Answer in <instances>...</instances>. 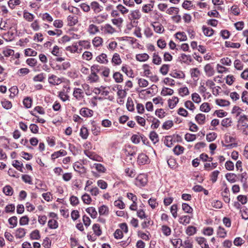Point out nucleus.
<instances>
[{"label": "nucleus", "mask_w": 248, "mask_h": 248, "mask_svg": "<svg viewBox=\"0 0 248 248\" xmlns=\"http://www.w3.org/2000/svg\"><path fill=\"white\" fill-rule=\"evenodd\" d=\"M147 183V177L144 174H140L136 178L135 184L138 187L144 186Z\"/></svg>", "instance_id": "1"}, {"label": "nucleus", "mask_w": 248, "mask_h": 248, "mask_svg": "<svg viewBox=\"0 0 248 248\" xmlns=\"http://www.w3.org/2000/svg\"><path fill=\"white\" fill-rule=\"evenodd\" d=\"M136 147L130 145H126L123 151L126 156H135L136 155Z\"/></svg>", "instance_id": "2"}, {"label": "nucleus", "mask_w": 248, "mask_h": 248, "mask_svg": "<svg viewBox=\"0 0 248 248\" xmlns=\"http://www.w3.org/2000/svg\"><path fill=\"white\" fill-rule=\"evenodd\" d=\"M137 162L139 165H143L149 163L150 160L146 154L141 153L138 155Z\"/></svg>", "instance_id": "3"}, {"label": "nucleus", "mask_w": 248, "mask_h": 248, "mask_svg": "<svg viewBox=\"0 0 248 248\" xmlns=\"http://www.w3.org/2000/svg\"><path fill=\"white\" fill-rule=\"evenodd\" d=\"M108 18V15L106 13H103L102 14L93 17L94 20L93 21L94 23L97 24H101L104 21L106 20Z\"/></svg>", "instance_id": "4"}, {"label": "nucleus", "mask_w": 248, "mask_h": 248, "mask_svg": "<svg viewBox=\"0 0 248 248\" xmlns=\"http://www.w3.org/2000/svg\"><path fill=\"white\" fill-rule=\"evenodd\" d=\"M91 7L95 14L100 13L103 9V6L100 5L98 2L95 1H93L91 3Z\"/></svg>", "instance_id": "5"}, {"label": "nucleus", "mask_w": 248, "mask_h": 248, "mask_svg": "<svg viewBox=\"0 0 248 248\" xmlns=\"http://www.w3.org/2000/svg\"><path fill=\"white\" fill-rule=\"evenodd\" d=\"M48 81L49 83L53 85H59L62 82V78L54 75H52L48 77Z\"/></svg>", "instance_id": "6"}, {"label": "nucleus", "mask_w": 248, "mask_h": 248, "mask_svg": "<svg viewBox=\"0 0 248 248\" xmlns=\"http://www.w3.org/2000/svg\"><path fill=\"white\" fill-rule=\"evenodd\" d=\"M223 185L225 186V188H224V191L221 193V195L223 197L224 201L226 203H229L230 201V198L229 197L230 191L225 183L223 184Z\"/></svg>", "instance_id": "7"}, {"label": "nucleus", "mask_w": 248, "mask_h": 248, "mask_svg": "<svg viewBox=\"0 0 248 248\" xmlns=\"http://www.w3.org/2000/svg\"><path fill=\"white\" fill-rule=\"evenodd\" d=\"M93 111L87 108H83L80 110V114L83 117H89L93 115Z\"/></svg>", "instance_id": "8"}, {"label": "nucleus", "mask_w": 248, "mask_h": 248, "mask_svg": "<svg viewBox=\"0 0 248 248\" xmlns=\"http://www.w3.org/2000/svg\"><path fill=\"white\" fill-rule=\"evenodd\" d=\"M96 61L102 64H107L108 61L107 59V55L105 53H101L99 56L96 57Z\"/></svg>", "instance_id": "9"}, {"label": "nucleus", "mask_w": 248, "mask_h": 248, "mask_svg": "<svg viewBox=\"0 0 248 248\" xmlns=\"http://www.w3.org/2000/svg\"><path fill=\"white\" fill-rule=\"evenodd\" d=\"M170 75L174 78H185V73L182 71H177L176 70H175L173 72H171Z\"/></svg>", "instance_id": "10"}, {"label": "nucleus", "mask_w": 248, "mask_h": 248, "mask_svg": "<svg viewBox=\"0 0 248 248\" xmlns=\"http://www.w3.org/2000/svg\"><path fill=\"white\" fill-rule=\"evenodd\" d=\"M196 121L199 124H203L205 123V115L202 113H199L197 114L195 117Z\"/></svg>", "instance_id": "11"}, {"label": "nucleus", "mask_w": 248, "mask_h": 248, "mask_svg": "<svg viewBox=\"0 0 248 248\" xmlns=\"http://www.w3.org/2000/svg\"><path fill=\"white\" fill-rule=\"evenodd\" d=\"M152 25L154 28V31L156 33H161L164 31L163 26L158 22H155L152 24Z\"/></svg>", "instance_id": "12"}, {"label": "nucleus", "mask_w": 248, "mask_h": 248, "mask_svg": "<svg viewBox=\"0 0 248 248\" xmlns=\"http://www.w3.org/2000/svg\"><path fill=\"white\" fill-rule=\"evenodd\" d=\"M26 234V230L24 228H19L16 229L15 233V236L16 238H22L24 237Z\"/></svg>", "instance_id": "13"}, {"label": "nucleus", "mask_w": 248, "mask_h": 248, "mask_svg": "<svg viewBox=\"0 0 248 248\" xmlns=\"http://www.w3.org/2000/svg\"><path fill=\"white\" fill-rule=\"evenodd\" d=\"M246 121H248V118L245 114L241 115L238 121V123L242 124L241 126L243 127V131L245 129L248 128V124L245 122Z\"/></svg>", "instance_id": "14"}, {"label": "nucleus", "mask_w": 248, "mask_h": 248, "mask_svg": "<svg viewBox=\"0 0 248 248\" xmlns=\"http://www.w3.org/2000/svg\"><path fill=\"white\" fill-rule=\"evenodd\" d=\"M67 155V152L64 150H61L59 151L55 152L51 155V159L55 160L60 156H65Z\"/></svg>", "instance_id": "15"}, {"label": "nucleus", "mask_w": 248, "mask_h": 248, "mask_svg": "<svg viewBox=\"0 0 248 248\" xmlns=\"http://www.w3.org/2000/svg\"><path fill=\"white\" fill-rule=\"evenodd\" d=\"M83 92L79 88H75L73 92V96L78 100H81L83 96Z\"/></svg>", "instance_id": "16"}, {"label": "nucleus", "mask_w": 248, "mask_h": 248, "mask_svg": "<svg viewBox=\"0 0 248 248\" xmlns=\"http://www.w3.org/2000/svg\"><path fill=\"white\" fill-rule=\"evenodd\" d=\"M204 71L208 77H211L214 74V70L210 64H207L204 66Z\"/></svg>", "instance_id": "17"}, {"label": "nucleus", "mask_w": 248, "mask_h": 248, "mask_svg": "<svg viewBox=\"0 0 248 248\" xmlns=\"http://www.w3.org/2000/svg\"><path fill=\"white\" fill-rule=\"evenodd\" d=\"M103 39L99 36L95 37L92 40V43L95 47H98L102 45Z\"/></svg>", "instance_id": "18"}, {"label": "nucleus", "mask_w": 248, "mask_h": 248, "mask_svg": "<svg viewBox=\"0 0 248 248\" xmlns=\"http://www.w3.org/2000/svg\"><path fill=\"white\" fill-rule=\"evenodd\" d=\"M98 212L100 216H107L109 214L108 207L105 205H103L101 206L100 207H99Z\"/></svg>", "instance_id": "19"}, {"label": "nucleus", "mask_w": 248, "mask_h": 248, "mask_svg": "<svg viewBox=\"0 0 248 248\" xmlns=\"http://www.w3.org/2000/svg\"><path fill=\"white\" fill-rule=\"evenodd\" d=\"M149 138L154 144L158 142L159 141L158 135L155 131L150 132Z\"/></svg>", "instance_id": "20"}, {"label": "nucleus", "mask_w": 248, "mask_h": 248, "mask_svg": "<svg viewBox=\"0 0 248 248\" xmlns=\"http://www.w3.org/2000/svg\"><path fill=\"white\" fill-rule=\"evenodd\" d=\"M111 62L112 63H113L114 65H120L122 63V60L120 58V55L117 53H115L113 54Z\"/></svg>", "instance_id": "21"}, {"label": "nucleus", "mask_w": 248, "mask_h": 248, "mask_svg": "<svg viewBox=\"0 0 248 248\" xmlns=\"http://www.w3.org/2000/svg\"><path fill=\"white\" fill-rule=\"evenodd\" d=\"M202 29L204 34L206 36L210 37L214 34V31L211 28L206 27L205 26H203Z\"/></svg>", "instance_id": "22"}, {"label": "nucleus", "mask_w": 248, "mask_h": 248, "mask_svg": "<svg viewBox=\"0 0 248 248\" xmlns=\"http://www.w3.org/2000/svg\"><path fill=\"white\" fill-rule=\"evenodd\" d=\"M73 168L75 171L80 173H83L85 171V168L82 164L78 162H76L74 165Z\"/></svg>", "instance_id": "23"}, {"label": "nucleus", "mask_w": 248, "mask_h": 248, "mask_svg": "<svg viewBox=\"0 0 248 248\" xmlns=\"http://www.w3.org/2000/svg\"><path fill=\"white\" fill-rule=\"evenodd\" d=\"M191 78L194 80H198L200 75V70L197 68H192L190 70Z\"/></svg>", "instance_id": "24"}, {"label": "nucleus", "mask_w": 248, "mask_h": 248, "mask_svg": "<svg viewBox=\"0 0 248 248\" xmlns=\"http://www.w3.org/2000/svg\"><path fill=\"white\" fill-rule=\"evenodd\" d=\"M99 31L98 27L94 25V24H90L89 26L88 29V32L90 34H95L96 33L98 32Z\"/></svg>", "instance_id": "25"}, {"label": "nucleus", "mask_w": 248, "mask_h": 248, "mask_svg": "<svg viewBox=\"0 0 248 248\" xmlns=\"http://www.w3.org/2000/svg\"><path fill=\"white\" fill-rule=\"evenodd\" d=\"M225 177L228 181L231 183L236 181L237 175L233 173H227L225 175Z\"/></svg>", "instance_id": "26"}, {"label": "nucleus", "mask_w": 248, "mask_h": 248, "mask_svg": "<svg viewBox=\"0 0 248 248\" xmlns=\"http://www.w3.org/2000/svg\"><path fill=\"white\" fill-rule=\"evenodd\" d=\"M86 211L93 218H95L97 216V212L95 208L93 207H88L86 209Z\"/></svg>", "instance_id": "27"}, {"label": "nucleus", "mask_w": 248, "mask_h": 248, "mask_svg": "<svg viewBox=\"0 0 248 248\" xmlns=\"http://www.w3.org/2000/svg\"><path fill=\"white\" fill-rule=\"evenodd\" d=\"M113 78L116 83H121L123 81V76L120 72H114L113 75Z\"/></svg>", "instance_id": "28"}, {"label": "nucleus", "mask_w": 248, "mask_h": 248, "mask_svg": "<svg viewBox=\"0 0 248 248\" xmlns=\"http://www.w3.org/2000/svg\"><path fill=\"white\" fill-rule=\"evenodd\" d=\"M104 32L106 33L113 34L116 31L115 29L109 24H106L104 26Z\"/></svg>", "instance_id": "29"}, {"label": "nucleus", "mask_w": 248, "mask_h": 248, "mask_svg": "<svg viewBox=\"0 0 248 248\" xmlns=\"http://www.w3.org/2000/svg\"><path fill=\"white\" fill-rule=\"evenodd\" d=\"M30 239L31 240H39L41 238L40 232L38 230H35L31 232L30 235Z\"/></svg>", "instance_id": "30"}, {"label": "nucleus", "mask_w": 248, "mask_h": 248, "mask_svg": "<svg viewBox=\"0 0 248 248\" xmlns=\"http://www.w3.org/2000/svg\"><path fill=\"white\" fill-rule=\"evenodd\" d=\"M93 230L94 234L97 236H99L102 234V232L100 228V226L98 224H94L93 225Z\"/></svg>", "instance_id": "31"}, {"label": "nucleus", "mask_w": 248, "mask_h": 248, "mask_svg": "<svg viewBox=\"0 0 248 248\" xmlns=\"http://www.w3.org/2000/svg\"><path fill=\"white\" fill-rule=\"evenodd\" d=\"M12 165L20 172H24L23 169V165L21 162L17 160H14L13 162Z\"/></svg>", "instance_id": "32"}, {"label": "nucleus", "mask_w": 248, "mask_h": 248, "mask_svg": "<svg viewBox=\"0 0 248 248\" xmlns=\"http://www.w3.org/2000/svg\"><path fill=\"white\" fill-rule=\"evenodd\" d=\"M184 150L185 148L184 147L179 145H177L173 148V151L175 155H179L183 153Z\"/></svg>", "instance_id": "33"}, {"label": "nucleus", "mask_w": 248, "mask_h": 248, "mask_svg": "<svg viewBox=\"0 0 248 248\" xmlns=\"http://www.w3.org/2000/svg\"><path fill=\"white\" fill-rule=\"evenodd\" d=\"M8 223L11 225V228L16 227L17 225V218L16 216H13L8 219Z\"/></svg>", "instance_id": "34"}, {"label": "nucleus", "mask_w": 248, "mask_h": 248, "mask_svg": "<svg viewBox=\"0 0 248 248\" xmlns=\"http://www.w3.org/2000/svg\"><path fill=\"white\" fill-rule=\"evenodd\" d=\"M179 101V99L177 97H173L171 99H169L168 105L169 107L171 108H174Z\"/></svg>", "instance_id": "35"}, {"label": "nucleus", "mask_w": 248, "mask_h": 248, "mask_svg": "<svg viewBox=\"0 0 248 248\" xmlns=\"http://www.w3.org/2000/svg\"><path fill=\"white\" fill-rule=\"evenodd\" d=\"M136 60L140 62H145L147 61L149 58V55L146 53L139 54L136 55Z\"/></svg>", "instance_id": "36"}, {"label": "nucleus", "mask_w": 248, "mask_h": 248, "mask_svg": "<svg viewBox=\"0 0 248 248\" xmlns=\"http://www.w3.org/2000/svg\"><path fill=\"white\" fill-rule=\"evenodd\" d=\"M190 218L188 216H183L179 218V222L180 224L186 225L189 223Z\"/></svg>", "instance_id": "37"}, {"label": "nucleus", "mask_w": 248, "mask_h": 248, "mask_svg": "<svg viewBox=\"0 0 248 248\" xmlns=\"http://www.w3.org/2000/svg\"><path fill=\"white\" fill-rule=\"evenodd\" d=\"M3 193L7 196H11L13 194V189L9 185H7L3 188Z\"/></svg>", "instance_id": "38"}, {"label": "nucleus", "mask_w": 248, "mask_h": 248, "mask_svg": "<svg viewBox=\"0 0 248 248\" xmlns=\"http://www.w3.org/2000/svg\"><path fill=\"white\" fill-rule=\"evenodd\" d=\"M99 77L97 75V74L92 73L88 77V80L90 81L91 83L96 82L99 80Z\"/></svg>", "instance_id": "39"}, {"label": "nucleus", "mask_w": 248, "mask_h": 248, "mask_svg": "<svg viewBox=\"0 0 248 248\" xmlns=\"http://www.w3.org/2000/svg\"><path fill=\"white\" fill-rule=\"evenodd\" d=\"M23 17L27 21H28L29 22H31V21H33V20L34 19V16L33 14H32L27 11H24V13H23Z\"/></svg>", "instance_id": "40"}, {"label": "nucleus", "mask_w": 248, "mask_h": 248, "mask_svg": "<svg viewBox=\"0 0 248 248\" xmlns=\"http://www.w3.org/2000/svg\"><path fill=\"white\" fill-rule=\"evenodd\" d=\"M67 20L68 21V25L70 26H74L78 22V20L76 17L72 15H69L67 17Z\"/></svg>", "instance_id": "41"}, {"label": "nucleus", "mask_w": 248, "mask_h": 248, "mask_svg": "<svg viewBox=\"0 0 248 248\" xmlns=\"http://www.w3.org/2000/svg\"><path fill=\"white\" fill-rule=\"evenodd\" d=\"M200 109L201 111L204 112H208L210 111L211 108L208 103H202L200 107Z\"/></svg>", "instance_id": "42"}, {"label": "nucleus", "mask_w": 248, "mask_h": 248, "mask_svg": "<svg viewBox=\"0 0 248 248\" xmlns=\"http://www.w3.org/2000/svg\"><path fill=\"white\" fill-rule=\"evenodd\" d=\"M225 46L227 47L237 48L240 47L241 45L239 43H233L230 41H226L225 42Z\"/></svg>", "instance_id": "43"}, {"label": "nucleus", "mask_w": 248, "mask_h": 248, "mask_svg": "<svg viewBox=\"0 0 248 248\" xmlns=\"http://www.w3.org/2000/svg\"><path fill=\"white\" fill-rule=\"evenodd\" d=\"M88 130L85 127H82L80 130V136L83 139H87L88 137Z\"/></svg>", "instance_id": "44"}, {"label": "nucleus", "mask_w": 248, "mask_h": 248, "mask_svg": "<svg viewBox=\"0 0 248 248\" xmlns=\"http://www.w3.org/2000/svg\"><path fill=\"white\" fill-rule=\"evenodd\" d=\"M219 174V171L217 170H214L211 173L210 175V180L213 183H215L217 181Z\"/></svg>", "instance_id": "45"}, {"label": "nucleus", "mask_w": 248, "mask_h": 248, "mask_svg": "<svg viewBox=\"0 0 248 248\" xmlns=\"http://www.w3.org/2000/svg\"><path fill=\"white\" fill-rule=\"evenodd\" d=\"M180 61L184 63L191 62L192 61L190 55H187L185 54H182L180 57Z\"/></svg>", "instance_id": "46"}, {"label": "nucleus", "mask_w": 248, "mask_h": 248, "mask_svg": "<svg viewBox=\"0 0 248 248\" xmlns=\"http://www.w3.org/2000/svg\"><path fill=\"white\" fill-rule=\"evenodd\" d=\"M216 104L220 107H227L230 105V103L229 101L224 99H217Z\"/></svg>", "instance_id": "47"}, {"label": "nucleus", "mask_w": 248, "mask_h": 248, "mask_svg": "<svg viewBox=\"0 0 248 248\" xmlns=\"http://www.w3.org/2000/svg\"><path fill=\"white\" fill-rule=\"evenodd\" d=\"M127 109L130 111H132L134 110V104L132 99L131 97H128L126 102Z\"/></svg>", "instance_id": "48"}, {"label": "nucleus", "mask_w": 248, "mask_h": 248, "mask_svg": "<svg viewBox=\"0 0 248 248\" xmlns=\"http://www.w3.org/2000/svg\"><path fill=\"white\" fill-rule=\"evenodd\" d=\"M85 154L89 158H90V159H91L93 160H95V161H100V160H99V158H100L101 157L99 156H98L95 154H94L93 153H92L90 152H85Z\"/></svg>", "instance_id": "49"}, {"label": "nucleus", "mask_w": 248, "mask_h": 248, "mask_svg": "<svg viewBox=\"0 0 248 248\" xmlns=\"http://www.w3.org/2000/svg\"><path fill=\"white\" fill-rule=\"evenodd\" d=\"M48 226L51 229H55L58 227V222L54 219H50L48 222Z\"/></svg>", "instance_id": "50"}, {"label": "nucleus", "mask_w": 248, "mask_h": 248, "mask_svg": "<svg viewBox=\"0 0 248 248\" xmlns=\"http://www.w3.org/2000/svg\"><path fill=\"white\" fill-rule=\"evenodd\" d=\"M217 234L221 238H225L227 235V232L225 229L221 226H219L217 231Z\"/></svg>", "instance_id": "51"}, {"label": "nucleus", "mask_w": 248, "mask_h": 248, "mask_svg": "<svg viewBox=\"0 0 248 248\" xmlns=\"http://www.w3.org/2000/svg\"><path fill=\"white\" fill-rule=\"evenodd\" d=\"M78 43L80 46H81L85 49H89L91 46L90 42L88 40H80Z\"/></svg>", "instance_id": "52"}, {"label": "nucleus", "mask_w": 248, "mask_h": 248, "mask_svg": "<svg viewBox=\"0 0 248 248\" xmlns=\"http://www.w3.org/2000/svg\"><path fill=\"white\" fill-rule=\"evenodd\" d=\"M232 121L230 118H226L223 119L221 123V125L225 127H228L231 126Z\"/></svg>", "instance_id": "53"}, {"label": "nucleus", "mask_w": 248, "mask_h": 248, "mask_svg": "<svg viewBox=\"0 0 248 248\" xmlns=\"http://www.w3.org/2000/svg\"><path fill=\"white\" fill-rule=\"evenodd\" d=\"M185 139L187 142H191L196 139V135L195 134L187 133L185 135Z\"/></svg>", "instance_id": "54"}, {"label": "nucleus", "mask_w": 248, "mask_h": 248, "mask_svg": "<svg viewBox=\"0 0 248 248\" xmlns=\"http://www.w3.org/2000/svg\"><path fill=\"white\" fill-rule=\"evenodd\" d=\"M197 231V229L195 227L193 226H188L186 230V233L189 235H192L196 233Z\"/></svg>", "instance_id": "55"}, {"label": "nucleus", "mask_w": 248, "mask_h": 248, "mask_svg": "<svg viewBox=\"0 0 248 248\" xmlns=\"http://www.w3.org/2000/svg\"><path fill=\"white\" fill-rule=\"evenodd\" d=\"M196 240L198 243L201 246V248L205 247V244L208 245L207 243L206 239L202 237H198L196 238Z\"/></svg>", "instance_id": "56"}, {"label": "nucleus", "mask_w": 248, "mask_h": 248, "mask_svg": "<svg viewBox=\"0 0 248 248\" xmlns=\"http://www.w3.org/2000/svg\"><path fill=\"white\" fill-rule=\"evenodd\" d=\"M161 230L165 236H169L171 234L170 228L167 225H163L161 227Z\"/></svg>", "instance_id": "57"}, {"label": "nucleus", "mask_w": 248, "mask_h": 248, "mask_svg": "<svg viewBox=\"0 0 248 248\" xmlns=\"http://www.w3.org/2000/svg\"><path fill=\"white\" fill-rule=\"evenodd\" d=\"M172 138L171 136H166L164 140V144L168 147H171L173 144Z\"/></svg>", "instance_id": "58"}, {"label": "nucleus", "mask_w": 248, "mask_h": 248, "mask_svg": "<svg viewBox=\"0 0 248 248\" xmlns=\"http://www.w3.org/2000/svg\"><path fill=\"white\" fill-rule=\"evenodd\" d=\"M170 65L169 64H163L160 68V72L163 75H166L169 70Z\"/></svg>", "instance_id": "59"}, {"label": "nucleus", "mask_w": 248, "mask_h": 248, "mask_svg": "<svg viewBox=\"0 0 248 248\" xmlns=\"http://www.w3.org/2000/svg\"><path fill=\"white\" fill-rule=\"evenodd\" d=\"M173 93V90L172 89L168 88H163L161 94L163 96H166L167 95H172Z\"/></svg>", "instance_id": "60"}, {"label": "nucleus", "mask_w": 248, "mask_h": 248, "mask_svg": "<svg viewBox=\"0 0 248 248\" xmlns=\"http://www.w3.org/2000/svg\"><path fill=\"white\" fill-rule=\"evenodd\" d=\"M23 103L25 108H30L32 104L31 98L30 97L25 98L23 101Z\"/></svg>", "instance_id": "61"}, {"label": "nucleus", "mask_w": 248, "mask_h": 248, "mask_svg": "<svg viewBox=\"0 0 248 248\" xmlns=\"http://www.w3.org/2000/svg\"><path fill=\"white\" fill-rule=\"evenodd\" d=\"M45 78V75L44 73H42L34 77L33 80L35 82H43Z\"/></svg>", "instance_id": "62"}, {"label": "nucleus", "mask_w": 248, "mask_h": 248, "mask_svg": "<svg viewBox=\"0 0 248 248\" xmlns=\"http://www.w3.org/2000/svg\"><path fill=\"white\" fill-rule=\"evenodd\" d=\"M182 209L186 213H191L193 211L192 207L188 204L186 203H183L182 204Z\"/></svg>", "instance_id": "63"}, {"label": "nucleus", "mask_w": 248, "mask_h": 248, "mask_svg": "<svg viewBox=\"0 0 248 248\" xmlns=\"http://www.w3.org/2000/svg\"><path fill=\"white\" fill-rule=\"evenodd\" d=\"M167 163L171 169H174L176 167V161L174 158L170 157L168 159Z\"/></svg>", "instance_id": "64"}]
</instances>
